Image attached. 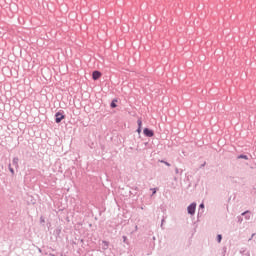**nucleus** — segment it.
I'll use <instances>...</instances> for the list:
<instances>
[{"label": "nucleus", "instance_id": "nucleus-11", "mask_svg": "<svg viewBox=\"0 0 256 256\" xmlns=\"http://www.w3.org/2000/svg\"><path fill=\"white\" fill-rule=\"evenodd\" d=\"M161 163H164L165 165H167V167H171V164H169L168 162L162 160Z\"/></svg>", "mask_w": 256, "mask_h": 256}, {"label": "nucleus", "instance_id": "nucleus-8", "mask_svg": "<svg viewBox=\"0 0 256 256\" xmlns=\"http://www.w3.org/2000/svg\"><path fill=\"white\" fill-rule=\"evenodd\" d=\"M13 163H14V165H17V163H19V159L18 158H14L13 159Z\"/></svg>", "mask_w": 256, "mask_h": 256}, {"label": "nucleus", "instance_id": "nucleus-4", "mask_svg": "<svg viewBox=\"0 0 256 256\" xmlns=\"http://www.w3.org/2000/svg\"><path fill=\"white\" fill-rule=\"evenodd\" d=\"M144 135L146 137H153V135H155V133L153 132V130H149V128H145L144 129Z\"/></svg>", "mask_w": 256, "mask_h": 256}, {"label": "nucleus", "instance_id": "nucleus-9", "mask_svg": "<svg viewBox=\"0 0 256 256\" xmlns=\"http://www.w3.org/2000/svg\"><path fill=\"white\" fill-rule=\"evenodd\" d=\"M9 171L12 173V175H15V170H13V168H11V166H9Z\"/></svg>", "mask_w": 256, "mask_h": 256}, {"label": "nucleus", "instance_id": "nucleus-7", "mask_svg": "<svg viewBox=\"0 0 256 256\" xmlns=\"http://www.w3.org/2000/svg\"><path fill=\"white\" fill-rule=\"evenodd\" d=\"M221 239H223V236H221V234H219V235L217 236V241H218V243H221Z\"/></svg>", "mask_w": 256, "mask_h": 256}, {"label": "nucleus", "instance_id": "nucleus-10", "mask_svg": "<svg viewBox=\"0 0 256 256\" xmlns=\"http://www.w3.org/2000/svg\"><path fill=\"white\" fill-rule=\"evenodd\" d=\"M111 107H112V109H115V107H117V104H115V102H112Z\"/></svg>", "mask_w": 256, "mask_h": 256}, {"label": "nucleus", "instance_id": "nucleus-2", "mask_svg": "<svg viewBox=\"0 0 256 256\" xmlns=\"http://www.w3.org/2000/svg\"><path fill=\"white\" fill-rule=\"evenodd\" d=\"M56 123H61L63 119H65V115H63L61 112H57L55 114Z\"/></svg>", "mask_w": 256, "mask_h": 256}, {"label": "nucleus", "instance_id": "nucleus-3", "mask_svg": "<svg viewBox=\"0 0 256 256\" xmlns=\"http://www.w3.org/2000/svg\"><path fill=\"white\" fill-rule=\"evenodd\" d=\"M101 72H99V71H94L93 73H92V79L94 80V81H97V79H101Z\"/></svg>", "mask_w": 256, "mask_h": 256}, {"label": "nucleus", "instance_id": "nucleus-1", "mask_svg": "<svg viewBox=\"0 0 256 256\" xmlns=\"http://www.w3.org/2000/svg\"><path fill=\"white\" fill-rule=\"evenodd\" d=\"M196 207H197V204H195V203L190 204V205L188 206V213H189L190 215H195V209H196Z\"/></svg>", "mask_w": 256, "mask_h": 256}, {"label": "nucleus", "instance_id": "nucleus-14", "mask_svg": "<svg viewBox=\"0 0 256 256\" xmlns=\"http://www.w3.org/2000/svg\"><path fill=\"white\" fill-rule=\"evenodd\" d=\"M152 191H153V195H155V193H157V189H152Z\"/></svg>", "mask_w": 256, "mask_h": 256}, {"label": "nucleus", "instance_id": "nucleus-12", "mask_svg": "<svg viewBox=\"0 0 256 256\" xmlns=\"http://www.w3.org/2000/svg\"><path fill=\"white\" fill-rule=\"evenodd\" d=\"M201 209H205V204H200Z\"/></svg>", "mask_w": 256, "mask_h": 256}, {"label": "nucleus", "instance_id": "nucleus-13", "mask_svg": "<svg viewBox=\"0 0 256 256\" xmlns=\"http://www.w3.org/2000/svg\"><path fill=\"white\" fill-rule=\"evenodd\" d=\"M141 127H138V129H137V133H141Z\"/></svg>", "mask_w": 256, "mask_h": 256}, {"label": "nucleus", "instance_id": "nucleus-5", "mask_svg": "<svg viewBox=\"0 0 256 256\" xmlns=\"http://www.w3.org/2000/svg\"><path fill=\"white\" fill-rule=\"evenodd\" d=\"M237 159H245L247 161L249 157L247 155H239Z\"/></svg>", "mask_w": 256, "mask_h": 256}, {"label": "nucleus", "instance_id": "nucleus-6", "mask_svg": "<svg viewBox=\"0 0 256 256\" xmlns=\"http://www.w3.org/2000/svg\"><path fill=\"white\" fill-rule=\"evenodd\" d=\"M138 127L142 128L143 127V121L140 119L137 120Z\"/></svg>", "mask_w": 256, "mask_h": 256}, {"label": "nucleus", "instance_id": "nucleus-15", "mask_svg": "<svg viewBox=\"0 0 256 256\" xmlns=\"http://www.w3.org/2000/svg\"><path fill=\"white\" fill-rule=\"evenodd\" d=\"M242 215H245V212H244V213H242Z\"/></svg>", "mask_w": 256, "mask_h": 256}]
</instances>
